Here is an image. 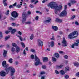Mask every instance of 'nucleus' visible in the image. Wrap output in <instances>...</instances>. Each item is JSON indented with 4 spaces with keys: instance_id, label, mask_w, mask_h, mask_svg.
I'll use <instances>...</instances> for the list:
<instances>
[{
    "instance_id": "1",
    "label": "nucleus",
    "mask_w": 79,
    "mask_h": 79,
    "mask_svg": "<svg viewBox=\"0 0 79 79\" xmlns=\"http://www.w3.org/2000/svg\"><path fill=\"white\" fill-rule=\"evenodd\" d=\"M49 5H48V6H50L51 8H53L55 10V13L56 14H58V11H60L62 9V6H57L56 5V3L55 2H51L49 4Z\"/></svg>"
},
{
    "instance_id": "2",
    "label": "nucleus",
    "mask_w": 79,
    "mask_h": 79,
    "mask_svg": "<svg viewBox=\"0 0 79 79\" xmlns=\"http://www.w3.org/2000/svg\"><path fill=\"white\" fill-rule=\"evenodd\" d=\"M10 76H13L14 75V74H15L16 70L15 69V68L12 67H10L7 69H5V70L7 73H9V71H10Z\"/></svg>"
},
{
    "instance_id": "3",
    "label": "nucleus",
    "mask_w": 79,
    "mask_h": 79,
    "mask_svg": "<svg viewBox=\"0 0 79 79\" xmlns=\"http://www.w3.org/2000/svg\"><path fill=\"white\" fill-rule=\"evenodd\" d=\"M78 35V33L77 31H75L73 32L70 33L68 35L69 39H74L77 37V35Z\"/></svg>"
},
{
    "instance_id": "4",
    "label": "nucleus",
    "mask_w": 79,
    "mask_h": 79,
    "mask_svg": "<svg viewBox=\"0 0 79 79\" xmlns=\"http://www.w3.org/2000/svg\"><path fill=\"white\" fill-rule=\"evenodd\" d=\"M22 23H24L26 21V18L27 15L26 13L25 12H23L22 14Z\"/></svg>"
},
{
    "instance_id": "5",
    "label": "nucleus",
    "mask_w": 79,
    "mask_h": 79,
    "mask_svg": "<svg viewBox=\"0 0 79 79\" xmlns=\"http://www.w3.org/2000/svg\"><path fill=\"white\" fill-rule=\"evenodd\" d=\"M62 43L63 47H67L68 46V43L65 40V38L64 37L63 38Z\"/></svg>"
},
{
    "instance_id": "6",
    "label": "nucleus",
    "mask_w": 79,
    "mask_h": 79,
    "mask_svg": "<svg viewBox=\"0 0 79 79\" xmlns=\"http://www.w3.org/2000/svg\"><path fill=\"white\" fill-rule=\"evenodd\" d=\"M11 15L13 18H17L18 16V14L16 11H13L11 13Z\"/></svg>"
},
{
    "instance_id": "7",
    "label": "nucleus",
    "mask_w": 79,
    "mask_h": 79,
    "mask_svg": "<svg viewBox=\"0 0 79 79\" xmlns=\"http://www.w3.org/2000/svg\"><path fill=\"white\" fill-rule=\"evenodd\" d=\"M67 15V11L66 10H64L60 14V16L62 17V16H65Z\"/></svg>"
},
{
    "instance_id": "8",
    "label": "nucleus",
    "mask_w": 79,
    "mask_h": 79,
    "mask_svg": "<svg viewBox=\"0 0 79 79\" xmlns=\"http://www.w3.org/2000/svg\"><path fill=\"white\" fill-rule=\"evenodd\" d=\"M6 74H8L7 72L6 73V72L4 71H2L0 72V76H2V77H5Z\"/></svg>"
},
{
    "instance_id": "9",
    "label": "nucleus",
    "mask_w": 79,
    "mask_h": 79,
    "mask_svg": "<svg viewBox=\"0 0 79 79\" xmlns=\"http://www.w3.org/2000/svg\"><path fill=\"white\" fill-rule=\"evenodd\" d=\"M8 30L10 31V32H11L12 34H15V32H16V30L15 29H12V27H10L8 28Z\"/></svg>"
},
{
    "instance_id": "10",
    "label": "nucleus",
    "mask_w": 79,
    "mask_h": 79,
    "mask_svg": "<svg viewBox=\"0 0 79 79\" xmlns=\"http://www.w3.org/2000/svg\"><path fill=\"white\" fill-rule=\"evenodd\" d=\"M35 60L36 62H40V60L39 59V58L37 56L36 54L35 55Z\"/></svg>"
},
{
    "instance_id": "11",
    "label": "nucleus",
    "mask_w": 79,
    "mask_h": 79,
    "mask_svg": "<svg viewBox=\"0 0 79 79\" xmlns=\"http://www.w3.org/2000/svg\"><path fill=\"white\" fill-rule=\"evenodd\" d=\"M37 42L39 45H40V46H42V45H43V42L41 40H37Z\"/></svg>"
},
{
    "instance_id": "12",
    "label": "nucleus",
    "mask_w": 79,
    "mask_h": 79,
    "mask_svg": "<svg viewBox=\"0 0 79 79\" xmlns=\"http://www.w3.org/2000/svg\"><path fill=\"white\" fill-rule=\"evenodd\" d=\"M20 50H21V48L17 46L16 48V52L17 53H19V52H20Z\"/></svg>"
},
{
    "instance_id": "13",
    "label": "nucleus",
    "mask_w": 79,
    "mask_h": 79,
    "mask_svg": "<svg viewBox=\"0 0 79 79\" xmlns=\"http://www.w3.org/2000/svg\"><path fill=\"white\" fill-rule=\"evenodd\" d=\"M47 19V20H45L44 21L45 23H50V20H51V18L50 17H48Z\"/></svg>"
},
{
    "instance_id": "14",
    "label": "nucleus",
    "mask_w": 79,
    "mask_h": 79,
    "mask_svg": "<svg viewBox=\"0 0 79 79\" xmlns=\"http://www.w3.org/2000/svg\"><path fill=\"white\" fill-rule=\"evenodd\" d=\"M52 28L54 30V31H56L58 29V27L56 26H52Z\"/></svg>"
},
{
    "instance_id": "15",
    "label": "nucleus",
    "mask_w": 79,
    "mask_h": 79,
    "mask_svg": "<svg viewBox=\"0 0 79 79\" xmlns=\"http://www.w3.org/2000/svg\"><path fill=\"white\" fill-rule=\"evenodd\" d=\"M6 54H7V51L4 50L3 52V56L4 57H6Z\"/></svg>"
},
{
    "instance_id": "16",
    "label": "nucleus",
    "mask_w": 79,
    "mask_h": 79,
    "mask_svg": "<svg viewBox=\"0 0 79 79\" xmlns=\"http://www.w3.org/2000/svg\"><path fill=\"white\" fill-rule=\"evenodd\" d=\"M73 64L75 66H76V67H78L79 66V64L78 62H73Z\"/></svg>"
},
{
    "instance_id": "17",
    "label": "nucleus",
    "mask_w": 79,
    "mask_h": 79,
    "mask_svg": "<svg viewBox=\"0 0 79 79\" xmlns=\"http://www.w3.org/2000/svg\"><path fill=\"white\" fill-rule=\"evenodd\" d=\"M39 64H42V62H36L35 63V66H38V65H39Z\"/></svg>"
},
{
    "instance_id": "18",
    "label": "nucleus",
    "mask_w": 79,
    "mask_h": 79,
    "mask_svg": "<svg viewBox=\"0 0 79 79\" xmlns=\"http://www.w3.org/2000/svg\"><path fill=\"white\" fill-rule=\"evenodd\" d=\"M63 65H61L60 66L57 65L56 67L57 69H60V68H62L63 67Z\"/></svg>"
},
{
    "instance_id": "19",
    "label": "nucleus",
    "mask_w": 79,
    "mask_h": 79,
    "mask_svg": "<svg viewBox=\"0 0 79 79\" xmlns=\"http://www.w3.org/2000/svg\"><path fill=\"white\" fill-rule=\"evenodd\" d=\"M43 61L44 63V62H45V61H48V58L46 57H44Z\"/></svg>"
},
{
    "instance_id": "20",
    "label": "nucleus",
    "mask_w": 79,
    "mask_h": 79,
    "mask_svg": "<svg viewBox=\"0 0 79 79\" xmlns=\"http://www.w3.org/2000/svg\"><path fill=\"white\" fill-rule=\"evenodd\" d=\"M54 41H52L51 42L50 46L51 47H53L54 46Z\"/></svg>"
},
{
    "instance_id": "21",
    "label": "nucleus",
    "mask_w": 79,
    "mask_h": 79,
    "mask_svg": "<svg viewBox=\"0 0 79 79\" xmlns=\"http://www.w3.org/2000/svg\"><path fill=\"white\" fill-rule=\"evenodd\" d=\"M56 20L57 22H58V23H61V22H62V20L61 19H60L58 18H57L56 19Z\"/></svg>"
},
{
    "instance_id": "22",
    "label": "nucleus",
    "mask_w": 79,
    "mask_h": 79,
    "mask_svg": "<svg viewBox=\"0 0 79 79\" xmlns=\"http://www.w3.org/2000/svg\"><path fill=\"white\" fill-rule=\"evenodd\" d=\"M6 61L4 60L2 62V65L4 66L6 65Z\"/></svg>"
},
{
    "instance_id": "23",
    "label": "nucleus",
    "mask_w": 79,
    "mask_h": 79,
    "mask_svg": "<svg viewBox=\"0 0 79 79\" xmlns=\"http://www.w3.org/2000/svg\"><path fill=\"white\" fill-rule=\"evenodd\" d=\"M60 73L62 75H64V74H65V73H64V72L63 70H61L60 71Z\"/></svg>"
},
{
    "instance_id": "24",
    "label": "nucleus",
    "mask_w": 79,
    "mask_h": 79,
    "mask_svg": "<svg viewBox=\"0 0 79 79\" xmlns=\"http://www.w3.org/2000/svg\"><path fill=\"white\" fill-rule=\"evenodd\" d=\"M16 36H17V37H19V39L21 40V42H22L23 41V39L22 38V37H21V36L18 35H16Z\"/></svg>"
},
{
    "instance_id": "25",
    "label": "nucleus",
    "mask_w": 79,
    "mask_h": 79,
    "mask_svg": "<svg viewBox=\"0 0 79 79\" xmlns=\"http://www.w3.org/2000/svg\"><path fill=\"white\" fill-rule=\"evenodd\" d=\"M10 38V36H6L5 38V40H7L9 39Z\"/></svg>"
},
{
    "instance_id": "26",
    "label": "nucleus",
    "mask_w": 79,
    "mask_h": 79,
    "mask_svg": "<svg viewBox=\"0 0 79 79\" xmlns=\"http://www.w3.org/2000/svg\"><path fill=\"white\" fill-rule=\"evenodd\" d=\"M71 2L72 3H73V4H74V3H77V1L74 0H72L71 1Z\"/></svg>"
},
{
    "instance_id": "27",
    "label": "nucleus",
    "mask_w": 79,
    "mask_h": 79,
    "mask_svg": "<svg viewBox=\"0 0 79 79\" xmlns=\"http://www.w3.org/2000/svg\"><path fill=\"white\" fill-rule=\"evenodd\" d=\"M60 55L58 53H55V56L56 58H58V57Z\"/></svg>"
},
{
    "instance_id": "28",
    "label": "nucleus",
    "mask_w": 79,
    "mask_h": 79,
    "mask_svg": "<svg viewBox=\"0 0 79 79\" xmlns=\"http://www.w3.org/2000/svg\"><path fill=\"white\" fill-rule=\"evenodd\" d=\"M34 37V35L33 34H32L31 35L30 37V39L31 40H32L33 39V37Z\"/></svg>"
},
{
    "instance_id": "29",
    "label": "nucleus",
    "mask_w": 79,
    "mask_h": 79,
    "mask_svg": "<svg viewBox=\"0 0 79 79\" xmlns=\"http://www.w3.org/2000/svg\"><path fill=\"white\" fill-rule=\"evenodd\" d=\"M69 70V67H66L65 68V71H68Z\"/></svg>"
},
{
    "instance_id": "30",
    "label": "nucleus",
    "mask_w": 79,
    "mask_h": 79,
    "mask_svg": "<svg viewBox=\"0 0 79 79\" xmlns=\"http://www.w3.org/2000/svg\"><path fill=\"white\" fill-rule=\"evenodd\" d=\"M13 59H10L9 60V63H13Z\"/></svg>"
},
{
    "instance_id": "31",
    "label": "nucleus",
    "mask_w": 79,
    "mask_h": 79,
    "mask_svg": "<svg viewBox=\"0 0 79 79\" xmlns=\"http://www.w3.org/2000/svg\"><path fill=\"white\" fill-rule=\"evenodd\" d=\"M11 51L12 52H14L15 51V48L14 47H12L11 48Z\"/></svg>"
},
{
    "instance_id": "32",
    "label": "nucleus",
    "mask_w": 79,
    "mask_h": 79,
    "mask_svg": "<svg viewBox=\"0 0 79 79\" xmlns=\"http://www.w3.org/2000/svg\"><path fill=\"white\" fill-rule=\"evenodd\" d=\"M40 74L41 75H43V74H45V73L44 71H42L40 72Z\"/></svg>"
},
{
    "instance_id": "33",
    "label": "nucleus",
    "mask_w": 79,
    "mask_h": 79,
    "mask_svg": "<svg viewBox=\"0 0 79 79\" xmlns=\"http://www.w3.org/2000/svg\"><path fill=\"white\" fill-rule=\"evenodd\" d=\"M4 67H5V68H6V69H7V68H8V66H9V65H8V64H7L5 65L4 66H3Z\"/></svg>"
},
{
    "instance_id": "34",
    "label": "nucleus",
    "mask_w": 79,
    "mask_h": 79,
    "mask_svg": "<svg viewBox=\"0 0 79 79\" xmlns=\"http://www.w3.org/2000/svg\"><path fill=\"white\" fill-rule=\"evenodd\" d=\"M31 58L32 60H33V59H34V55L32 54L31 56Z\"/></svg>"
},
{
    "instance_id": "35",
    "label": "nucleus",
    "mask_w": 79,
    "mask_h": 79,
    "mask_svg": "<svg viewBox=\"0 0 79 79\" xmlns=\"http://www.w3.org/2000/svg\"><path fill=\"white\" fill-rule=\"evenodd\" d=\"M30 51L31 52H33V53H35V50L34 49H31Z\"/></svg>"
},
{
    "instance_id": "36",
    "label": "nucleus",
    "mask_w": 79,
    "mask_h": 79,
    "mask_svg": "<svg viewBox=\"0 0 79 79\" xmlns=\"http://www.w3.org/2000/svg\"><path fill=\"white\" fill-rule=\"evenodd\" d=\"M52 60L53 61H56V58H55L53 57H52Z\"/></svg>"
},
{
    "instance_id": "37",
    "label": "nucleus",
    "mask_w": 79,
    "mask_h": 79,
    "mask_svg": "<svg viewBox=\"0 0 79 79\" xmlns=\"http://www.w3.org/2000/svg\"><path fill=\"white\" fill-rule=\"evenodd\" d=\"M21 45L22 46L23 48H24L25 47V45H24V44L23 43H21Z\"/></svg>"
},
{
    "instance_id": "38",
    "label": "nucleus",
    "mask_w": 79,
    "mask_h": 79,
    "mask_svg": "<svg viewBox=\"0 0 79 79\" xmlns=\"http://www.w3.org/2000/svg\"><path fill=\"white\" fill-rule=\"evenodd\" d=\"M12 45L13 47H16L17 46L16 44L15 43H12Z\"/></svg>"
},
{
    "instance_id": "39",
    "label": "nucleus",
    "mask_w": 79,
    "mask_h": 79,
    "mask_svg": "<svg viewBox=\"0 0 79 79\" xmlns=\"http://www.w3.org/2000/svg\"><path fill=\"white\" fill-rule=\"evenodd\" d=\"M50 39L51 40H55V38L54 37V36H53V35H52V38H51Z\"/></svg>"
},
{
    "instance_id": "40",
    "label": "nucleus",
    "mask_w": 79,
    "mask_h": 79,
    "mask_svg": "<svg viewBox=\"0 0 79 79\" xmlns=\"http://www.w3.org/2000/svg\"><path fill=\"white\" fill-rule=\"evenodd\" d=\"M9 13H10V10H7L6 13V15H8Z\"/></svg>"
},
{
    "instance_id": "41",
    "label": "nucleus",
    "mask_w": 79,
    "mask_h": 79,
    "mask_svg": "<svg viewBox=\"0 0 79 79\" xmlns=\"http://www.w3.org/2000/svg\"><path fill=\"white\" fill-rule=\"evenodd\" d=\"M74 45H75V46H79V44L77 43H75L74 44Z\"/></svg>"
},
{
    "instance_id": "42",
    "label": "nucleus",
    "mask_w": 79,
    "mask_h": 79,
    "mask_svg": "<svg viewBox=\"0 0 79 79\" xmlns=\"http://www.w3.org/2000/svg\"><path fill=\"white\" fill-rule=\"evenodd\" d=\"M18 34L20 35H22V32H21L20 31H18L17 32Z\"/></svg>"
},
{
    "instance_id": "43",
    "label": "nucleus",
    "mask_w": 79,
    "mask_h": 79,
    "mask_svg": "<svg viewBox=\"0 0 79 79\" xmlns=\"http://www.w3.org/2000/svg\"><path fill=\"white\" fill-rule=\"evenodd\" d=\"M64 78H65V79H68L69 78V76H68V75H66L64 77Z\"/></svg>"
},
{
    "instance_id": "44",
    "label": "nucleus",
    "mask_w": 79,
    "mask_h": 79,
    "mask_svg": "<svg viewBox=\"0 0 79 79\" xmlns=\"http://www.w3.org/2000/svg\"><path fill=\"white\" fill-rule=\"evenodd\" d=\"M23 54L24 56L26 55L27 54L26 52V50H23Z\"/></svg>"
},
{
    "instance_id": "45",
    "label": "nucleus",
    "mask_w": 79,
    "mask_h": 79,
    "mask_svg": "<svg viewBox=\"0 0 79 79\" xmlns=\"http://www.w3.org/2000/svg\"><path fill=\"white\" fill-rule=\"evenodd\" d=\"M67 9V5H65L64 6V10H66Z\"/></svg>"
},
{
    "instance_id": "46",
    "label": "nucleus",
    "mask_w": 79,
    "mask_h": 79,
    "mask_svg": "<svg viewBox=\"0 0 79 79\" xmlns=\"http://www.w3.org/2000/svg\"><path fill=\"white\" fill-rule=\"evenodd\" d=\"M3 3L4 4V5L5 6H7V4L6 3V2H3Z\"/></svg>"
},
{
    "instance_id": "47",
    "label": "nucleus",
    "mask_w": 79,
    "mask_h": 79,
    "mask_svg": "<svg viewBox=\"0 0 79 79\" xmlns=\"http://www.w3.org/2000/svg\"><path fill=\"white\" fill-rule=\"evenodd\" d=\"M55 72L56 74H58L60 73V72H58L57 70H55Z\"/></svg>"
},
{
    "instance_id": "48",
    "label": "nucleus",
    "mask_w": 79,
    "mask_h": 79,
    "mask_svg": "<svg viewBox=\"0 0 79 79\" xmlns=\"http://www.w3.org/2000/svg\"><path fill=\"white\" fill-rule=\"evenodd\" d=\"M42 68L43 69H45V68H46V66H45V65H43L42 66Z\"/></svg>"
},
{
    "instance_id": "49",
    "label": "nucleus",
    "mask_w": 79,
    "mask_h": 79,
    "mask_svg": "<svg viewBox=\"0 0 79 79\" xmlns=\"http://www.w3.org/2000/svg\"><path fill=\"white\" fill-rule=\"evenodd\" d=\"M10 31H6L5 33H6V34H9V33H10Z\"/></svg>"
},
{
    "instance_id": "50",
    "label": "nucleus",
    "mask_w": 79,
    "mask_h": 79,
    "mask_svg": "<svg viewBox=\"0 0 79 79\" xmlns=\"http://www.w3.org/2000/svg\"><path fill=\"white\" fill-rule=\"evenodd\" d=\"M36 13H39L40 14H42V12L39 11H36Z\"/></svg>"
},
{
    "instance_id": "51",
    "label": "nucleus",
    "mask_w": 79,
    "mask_h": 79,
    "mask_svg": "<svg viewBox=\"0 0 79 79\" xmlns=\"http://www.w3.org/2000/svg\"><path fill=\"white\" fill-rule=\"evenodd\" d=\"M75 24L76 25H77V26H79V23L75 21Z\"/></svg>"
},
{
    "instance_id": "52",
    "label": "nucleus",
    "mask_w": 79,
    "mask_h": 79,
    "mask_svg": "<svg viewBox=\"0 0 79 79\" xmlns=\"http://www.w3.org/2000/svg\"><path fill=\"white\" fill-rule=\"evenodd\" d=\"M6 18V16H4L2 18V20H4V19H5Z\"/></svg>"
},
{
    "instance_id": "53",
    "label": "nucleus",
    "mask_w": 79,
    "mask_h": 79,
    "mask_svg": "<svg viewBox=\"0 0 79 79\" xmlns=\"http://www.w3.org/2000/svg\"><path fill=\"white\" fill-rule=\"evenodd\" d=\"M64 58L65 59H68V56L67 55H65V56H64Z\"/></svg>"
},
{
    "instance_id": "54",
    "label": "nucleus",
    "mask_w": 79,
    "mask_h": 79,
    "mask_svg": "<svg viewBox=\"0 0 79 79\" xmlns=\"http://www.w3.org/2000/svg\"><path fill=\"white\" fill-rule=\"evenodd\" d=\"M12 26H16V24L15 23H12Z\"/></svg>"
},
{
    "instance_id": "55",
    "label": "nucleus",
    "mask_w": 79,
    "mask_h": 79,
    "mask_svg": "<svg viewBox=\"0 0 79 79\" xmlns=\"http://www.w3.org/2000/svg\"><path fill=\"white\" fill-rule=\"evenodd\" d=\"M30 7H31V8H33L34 6L33 5H32L30 4Z\"/></svg>"
},
{
    "instance_id": "56",
    "label": "nucleus",
    "mask_w": 79,
    "mask_h": 79,
    "mask_svg": "<svg viewBox=\"0 0 79 79\" xmlns=\"http://www.w3.org/2000/svg\"><path fill=\"white\" fill-rule=\"evenodd\" d=\"M16 7H17V8H20V7H21V5H18L16 6Z\"/></svg>"
},
{
    "instance_id": "57",
    "label": "nucleus",
    "mask_w": 79,
    "mask_h": 79,
    "mask_svg": "<svg viewBox=\"0 0 79 79\" xmlns=\"http://www.w3.org/2000/svg\"><path fill=\"white\" fill-rule=\"evenodd\" d=\"M76 18V16L74 15H73L71 19H73L74 18Z\"/></svg>"
},
{
    "instance_id": "58",
    "label": "nucleus",
    "mask_w": 79,
    "mask_h": 79,
    "mask_svg": "<svg viewBox=\"0 0 79 79\" xmlns=\"http://www.w3.org/2000/svg\"><path fill=\"white\" fill-rule=\"evenodd\" d=\"M74 46H75L74 44H73L71 46L72 48H74Z\"/></svg>"
},
{
    "instance_id": "59",
    "label": "nucleus",
    "mask_w": 79,
    "mask_h": 79,
    "mask_svg": "<svg viewBox=\"0 0 79 79\" xmlns=\"http://www.w3.org/2000/svg\"><path fill=\"white\" fill-rule=\"evenodd\" d=\"M45 76H43L41 77V79H45Z\"/></svg>"
},
{
    "instance_id": "60",
    "label": "nucleus",
    "mask_w": 79,
    "mask_h": 79,
    "mask_svg": "<svg viewBox=\"0 0 79 79\" xmlns=\"http://www.w3.org/2000/svg\"><path fill=\"white\" fill-rule=\"evenodd\" d=\"M38 19H39V16H36V18H35V20H36L37 21Z\"/></svg>"
},
{
    "instance_id": "61",
    "label": "nucleus",
    "mask_w": 79,
    "mask_h": 79,
    "mask_svg": "<svg viewBox=\"0 0 79 79\" xmlns=\"http://www.w3.org/2000/svg\"><path fill=\"white\" fill-rule=\"evenodd\" d=\"M76 76L78 77H79V72L76 73Z\"/></svg>"
},
{
    "instance_id": "62",
    "label": "nucleus",
    "mask_w": 79,
    "mask_h": 79,
    "mask_svg": "<svg viewBox=\"0 0 79 79\" xmlns=\"http://www.w3.org/2000/svg\"><path fill=\"white\" fill-rule=\"evenodd\" d=\"M27 13L28 15H31V12L30 11V10H29L27 12Z\"/></svg>"
},
{
    "instance_id": "63",
    "label": "nucleus",
    "mask_w": 79,
    "mask_h": 79,
    "mask_svg": "<svg viewBox=\"0 0 79 79\" xmlns=\"http://www.w3.org/2000/svg\"><path fill=\"white\" fill-rule=\"evenodd\" d=\"M9 8L10 9H11V8H13V6H12V5H10V6H9Z\"/></svg>"
},
{
    "instance_id": "64",
    "label": "nucleus",
    "mask_w": 79,
    "mask_h": 79,
    "mask_svg": "<svg viewBox=\"0 0 79 79\" xmlns=\"http://www.w3.org/2000/svg\"><path fill=\"white\" fill-rule=\"evenodd\" d=\"M31 23L30 22H25V24H31Z\"/></svg>"
}]
</instances>
